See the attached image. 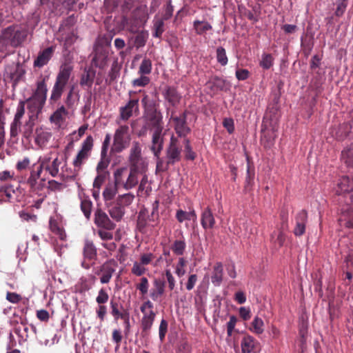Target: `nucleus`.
<instances>
[{"mask_svg": "<svg viewBox=\"0 0 353 353\" xmlns=\"http://www.w3.org/2000/svg\"><path fill=\"white\" fill-rule=\"evenodd\" d=\"M147 123L145 124L148 128L152 130L151 144L153 148L159 149L161 143H164L165 132H163V115L160 111L157 109L149 111L146 115Z\"/></svg>", "mask_w": 353, "mask_h": 353, "instance_id": "obj_1", "label": "nucleus"}, {"mask_svg": "<svg viewBox=\"0 0 353 353\" xmlns=\"http://www.w3.org/2000/svg\"><path fill=\"white\" fill-rule=\"evenodd\" d=\"M28 37V30L17 25L10 26L0 32V44L4 47L17 48Z\"/></svg>", "mask_w": 353, "mask_h": 353, "instance_id": "obj_2", "label": "nucleus"}, {"mask_svg": "<svg viewBox=\"0 0 353 353\" xmlns=\"http://www.w3.org/2000/svg\"><path fill=\"white\" fill-rule=\"evenodd\" d=\"M72 71V67L69 64L65 63L60 67L50 97L51 104L61 99L65 87L70 79Z\"/></svg>", "mask_w": 353, "mask_h": 353, "instance_id": "obj_3", "label": "nucleus"}, {"mask_svg": "<svg viewBox=\"0 0 353 353\" xmlns=\"http://www.w3.org/2000/svg\"><path fill=\"white\" fill-rule=\"evenodd\" d=\"M129 170L138 176L143 174L148 169V163L141 154V146L139 142L133 141L128 157Z\"/></svg>", "mask_w": 353, "mask_h": 353, "instance_id": "obj_4", "label": "nucleus"}, {"mask_svg": "<svg viewBox=\"0 0 353 353\" xmlns=\"http://www.w3.org/2000/svg\"><path fill=\"white\" fill-rule=\"evenodd\" d=\"M114 179L116 188H123L126 190L132 189L139 183L138 175L126 167L118 168L114 173Z\"/></svg>", "mask_w": 353, "mask_h": 353, "instance_id": "obj_5", "label": "nucleus"}, {"mask_svg": "<svg viewBox=\"0 0 353 353\" xmlns=\"http://www.w3.org/2000/svg\"><path fill=\"white\" fill-rule=\"evenodd\" d=\"M159 201H155L152 204V211L150 215L146 208L141 209L138 214L137 221V228L141 234H146L148 232V221L155 222L159 219Z\"/></svg>", "mask_w": 353, "mask_h": 353, "instance_id": "obj_6", "label": "nucleus"}, {"mask_svg": "<svg viewBox=\"0 0 353 353\" xmlns=\"http://www.w3.org/2000/svg\"><path fill=\"white\" fill-rule=\"evenodd\" d=\"M129 130V126L127 125H120L115 130L112 148V151L120 153L129 146L131 141Z\"/></svg>", "mask_w": 353, "mask_h": 353, "instance_id": "obj_7", "label": "nucleus"}, {"mask_svg": "<svg viewBox=\"0 0 353 353\" xmlns=\"http://www.w3.org/2000/svg\"><path fill=\"white\" fill-rule=\"evenodd\" d=\"M67 157L63 155H58L52 161L50 157H45L39 158L38 163L41 165L42 170L48 172L51 176L56 177L59 175V168L63 163L66 165Z\"/></svg>", "mask_w": 353, "mask_h": 353, "instance_id": "obj_8", "label": "nucleus"}, {"mask_svg": "<svg viewBox=\"0 0 353 353\" xmlns=\"http://www.w3.org/2000/svg\"><path fill=\"white\" fill-rule=\"evenodd\" d=\"M94 140L91 135H89L83 141L80 150L73 160L72 165L75 170L79 171L83 164L89 158L93 148Z\"/></svg>", "mask_w": 353, "mask_h": 353, "instance_id": "obj_9", "label": "nucleus"}, {"mask_svg": "<svg viewBox=\"0 0 353 353\" xmlns=\"http://www.w3.org/2000/svg\"><path fill=\"white\" fill-rule=\"evenodd\" d=\"M182 147L178 139V137L172 135L170 143L165 149V159L168 160L169 163L174 165L181 159Z\"/></svg>", "mask_w": 353, "mask_h": 353, "instance_id": "obj_10", "label": "nucleus"}, {"mask_svg": "<svg viewBox=\"0 0 353 353\" xmlns=\"http://www.w3.org/2000/svg\"><path fill=\"white\" fill-rule=\"evenodd\" d=\"M83 261L81 267L85 270L90 269L97 259V250L94 243L90 240H85L83 248Z\"/></svg>", "mask_w": 353, "mask_h": 353, "instance_id": "obj_11", "label": "nucleus"}, {"mask_svg": "<svg viewBox=\"0 0 353 353\" xmlns=\"http://www.w3.org/2000/svg\"><path fill=\"white\" fill-rule=\"evenodd\" d=\"M118 266V263L113 259L106 261L103 263L99 268L97 275H101L100 281L101 283H108L115 272Z\"/></svg>", "mask_w": 353, "mask_h": 353, "instance_id": "obj_12", "label": "nucleus"}, {"mask_svg": "<svg viewBox=\"0 0 353 353\" xmlns=\"http://www.w3.org/2000/svg\"><path fill=\"white\" fill-rule=\"evenodd\" d=\"M187 114L188 112L184 111L180 116H172L170 119L174 123V128L178 137L185 139L191 131L187 124Z\"/></svg>", "mask_w": 353, "mask_h": 353, "instance_id": "obj_13", "label": "nucleus"}, {"mask_svg": "<svg viewBox=\"0 0 353 353\" xmlns=\"http://www.w3.org/2000/svg\"><path fill=\"white\" fill-rule=\"evenodd\" d=\"M94 223L97 228L106 230H113L116 228V223L101 208L94 212Z\"/></svg>", "mask_w": 353, "mask_h": 353, "instance_id": "obj_14", "label": "nucleus"}, {"mask_svg": "<svg viewBox=\"0 0 353 353\" xmlns=\"http://www.w3.org/2000/svg\"><path fill=\"white\" fill-rule=\"evenodd\" d=\"M156 318L154 311L148 312V314H143L141 319V334L143 338H148L150 334V331Z\"/></svg>", "mask_w": 353, "mask_h": 353, "instance_id": "obj_15", "label": "nucleus"}, {"mask_svg": "<svg viewBox=\"0 0 353 353\" xmlns=\"http://www.w3.org/2000/svg\"><path fill=\"white\" fill-rule=\"evenodd\" d=\"M163 144L164 143H161V148L159 149H156V148H153V144H151L150 145V150L152 152L154 156L156 157L157 159V166L156 170L158 172H164L169 170L170 165H173L172 163H168V160L165 159V160H163L162 158H161V153L163 148Z\"/></svg>", "mask_w": 353, "mask_h": 353, "instance_id": "obj_16", "label": "nucleus"}, {"mask_svg": "<svg viewBox=\"0 0 353 353\" xmlns=\"http://www.w3.org/2000/svg\"><path fill=\"white\" fill-rule=\"evenodd\" d=\"M139 111V99H133L128 101V103L123 107L119 109L120 117L123 121L128 120L134 112Z\"/></svg>", "mask_w": 353, "mask_h": 353, "instance_id": "obj_17", "label": "nucleus"}, {"mask_svg": "<svg viewBox=\"0 0 353 353\" xmlns=\"http://www.w3.org/2000/svg\"><path fill=\"white\" fill-rule=\"evenodd\" d=\"M48 76H41L36 83V90L32 94V97L40 99L42 101H46L47 98V81L48 80Z\"/></svg>", "mask_w": 353, "mask_h": 353, "instance_id": "obj_18", "label": "nucleus"}, {"mask_svg": "<svg viewBox=\"0 0 353 353\" xmlns=\"http://www.w3.org/2000/svg\"><path fill=\"white\" fill-rule=\"evenodd\" d=\"M54 50V46H50L40 52L34 61V67L42 68L47 65L52 57Z\"/></svg>", "mask_w": 353, "mask_h": 353, "instance_id": "obj_19", "label": "nucleus"}, {"mask_svg": "<svg viewBox=\"0 0 353 353\" xmlns=\"http://www.w3.org/2000/svg\"><path fill=\"white\" fill-rule=\"evenodd\" d=\"M307 221V213L302 210L297 213L295 217L296 225L294 229L295 236H301L305 233V225Z\"/></svg>", "mask_w": 353, "mask_h": 353, "instance_id": "obj_20", "label": "nucleus"}, {"mask_svg": "<svg viewBox=\"0 0 353 353\" xmlns=\"http://www.w3.org/2000/svg\"><path fill=\"white\" fill-rule=\"evenodd\" d=\"M52 137V133L43 128H37L35 130L34 143L39 149H44Z\"/></svg>", "mask_w": 353, "mask_h": 353, "instance_id": "obj_21", "label": "nucleus"}, {"mask_svg": "<svg viewBox=\"0 0 353 353\" xmlns=\"http://www.w3.org/2000/svg\"><path fill=\"white\" fill-rule=\"evenodd\" d=\"M108 57V50L101 46H97L94 50V56L92 58V63L96 67L103 68L106 64Z\"/></svg>", "mask_w": 353, "mask_h": 353, "instance_id": "obj_22", "label": "nucleus"}, {"mask_svg": "<svg viewBox=\"0 0 353 353\" xmlns=\"http://www.w3.org/2000/svg\"><path fill=\"white\" fill-rule=\"evenodd\" d=\"M201 224L204 230L212 229L214 227L216 221L210 207H207L202 212Z\"/></svg>", "mask_w": 353, "mask_h": 353, "instance_id": "obj_23", "label": "nucleus"}, {"mask_svg": "<svg viewBox=\"0 0 353 353\" xmlns=\"http://www.w3.org/2000/svg\"><path fill=\"white\" fill-rule=\"evenodd\" d=\"M226 82L223 79L215 76L211 78L206 83L207 88L212 94H216L219 91L225 90Z\"/></svg>", "mask_w": 353, "mask_h": 353, "instance_id": "obj_24", "label": "nucleus"}, {"mask_svg": "<svg viewBox=\"0 0 353 353\" xmlns=\"http://www.w3.org/2000/svg\"><path fill=\"white\" fill-rule=\"evenodd\" d=\"M28 108L31 114H34L35 118H37V115L41 112V110L46 103L45 101H42L40 99L35 98L31 96L27 100Z\"/></svg>", "mask_w": 353, "mask_h": 353, "instance_id": "obj_25", "label": "nucleus"}, {"mask_svg": "<svg viewBox=\"0 0 353 353\" xmlns=\"http://www.w3.org/2000/svg\"><path fill=\"white\" fill-rule=\"evenodd\" d=\"M166 101L172 106L176 105L181 99V96L176 89L172 86H168L163 92Z\"/></svg>", "mask_w": 353, "mask_h": 353, "instance_id": "obj_26", "label": "nucleus"}, {"mask_svg": "<svg viewBox=\"0 0 353 353\" xmlns=\"http://www.w3.org/2000/svg\"><path fill=\"white\" fill-rule=\"evenodd\" d=\"M164 292L165 282L156 279L154 281V288L150 290V296L153 301H157L164 294Z\"/></svg>", "mask_w": 353, "mask_h": 353, "instance_id": "obj_27", "label": "nucleus"}, {"mask_svg": "<svg viewBox=\"0 0 353 353\" xmlns=\"http://www.w3.org/2000/svg\"><path fill=\"white\" fill-rule=\"evenodd\" d=\"M95 77V71L92 69L85 70L80 79V85L82 87L88 88V92L90 91L94 79Z\"/></svg>", "mask_w": 353, "mask_h": 353, "instance_id": "obj_28", "label": "nucleus"}, {"mask_svg": "<svg viewBox=\"0 0 353 353\" xmlns=\"http://www.w3.org/2000/svg\"><path fill=\"white\" fill-rule=\"evenodd\" d=\"M170 249L173 253L177 256H182L184 254L186 249V242L182 233L181 234V237L173 242Z\"/></svg>", "mask_w": 353, "mask_h": 353, "instance_id": "obj_29", "label": "nucleus"}, {"mask_svg": "<svg viewBox=\"0 0 353 353\" xmlns=\"http://www.w3.org/2000/svg\"><path fill=\"white\" fill-rule=\"evenodd\" d=\"M36 119H37L35 118L34 114H30L28 120L21 127L20 132L22 134L23 137L26 139H30L32 134L34 126V121Z\"/></svg>", "mask_w": 353, "mask_h": 353, "instance_id": "obj_30", "label": "nucleus"}, {"mask_svg": "<svg viewBox=\"0 0 353 353\" xmlns=\"http://www.w3.org/2000/svg\"><path fill=\"white\" fill-rule=\"evenodd\" d=\"M223 269L221 263H216L214 268L212 275L211 276L212 283L215 286H219L223 281Z\"/></svg>", "mask_w": 353, "mask_h": 353, "instance_id": "obj_31", "label": "nucleus"}, {"mask_svg": "<svg viewBox=\"0 0 353 353\" xmlns=\"http://www.w3.org/2000/svg\"><path fill=\"white\" fill-rule=\"evenodd\" d=\"M338 187L339 190H336L338 194L353 191V176L352 179L346 176H343L340 179Z\"/></svg>", "mask_w": 353, "mask_h": 353, "instance_id": "obj_32", "label": "nucleus"}, {"mask_svg": "<svg viewBox=\"0 0 353 353\" xmlns=\"http://www.w3.org/2000/svg\"><path fill=\"white\" fill-rule=\"evenodd\" d=\"M42 171L43 170L39 163L37 165L35 164L33 165L30 176L27 180V183L31 188H34L37 185V180L41 177Z\"/></svg>", "mask_w": 353, "mask_h": 353, "instance_id": "obj_33", "label": "nucleus"}, {"mask_svg": "<svg viewBox=\"0 0 353 353\" xmlns=\"http://www.w3.org/2000/svg\"><path fill=\"white\" fill-rule=\"evenodd\" d=\"M176 219L179 223H183L185 220H192L193 222H196L197 215L194 209L190 210V212H185L180 209L176 212Z\"/></svg>", "mask_w": 353, "mask_h": 353, "instance_id": "obj_34", "label": "nucleus"}, {"mask_svg": "<svg viewBox=\"0 0 353 353\" xmlns=\"http://www.w3.org/2000/svg\"><path fill=\"white\" fill-rule=\"evenodd\" d=\"M256 341L254 338L250 335L245 336L241 341V347L242 353H250L255 347Z\"/></svg>", "mask_w": 353, "mask_h": 353, "instance_id": "obj_35", "label": "nucleus"}, {"mask_svg": "<svg viewBox=\"0 0 353 353\" xmlns=\"http://www.w3.org/2000/svg\"><path fill=\"white\" fill-rule=\"evenodd\" d=\"M68 112L63 105L59 108L50 117L52 123L59 124L63 122Z\"/></svg>", "mask_w": 353, "mask_h": 353, "instance_id": "obj_36", "label": "nucleus"}, {"mask_svg": "<svg viewBox=\"0 0 353 353\" xmlns=\"http://www.w3.org/2000/svg\"><path fill=\"white\" fill-rule=\"evenodd\" d=\"M110 305L111 308V314L115 321L119 319V318L124 314L125 312L128 311L127 310H125L117 301L114 300L110 301Z\"/></svg>", "mask_w": 353, "mask_h": 353, "instance_id": "obj_37", "label": "nucleus"}, {"mask_svg": "<svg viewBox=\"0 0 353 353\" xmlns=\"http://www.w3.org/2000/svg\"><path fill=\"white\" fill-rule=\"evenodd\" d=\"M194 29L197 34L202 35L212 29V26L207 21L195 20L193 22Z\"/></svg>", "mask_w": 353, "mask_h": 353, "instance_id": "obj_38", "label": "nucleus"}, {"mask_svg": "<svg viewBox=\"0 0 353 353\" xmlns=\"http://www.w3.org/2000/svg\"><path fill=\"white\" fill-rule=\"evenodd\" d=\"M50 229L52 232L57 235L60 239L64 240L66 235L63 229L57 221L53 219H50Z\"/></svg>", "mask_w": 353, "mask_h": 353, "instance_id": "obj_39", "label": "nucleus"}, {"mask_svg": "<svg viewBox=\"0 0 353 353\" xmlns=\"http://www.w3.org/2000/svg\"><path fill=\"white\" fill-rule=\"evenodd\" d=\"M108 212L112 219L117 222L120 221L125 214V210L118 204L111 207Z\"/></svg>", "mask_w": 353, "mask_h": 353, "instance_id": "obj_40", "label": "nucleus"}, {"mask_svg": "<svg viewBox=\"0 0 353 353\" xmlns=\"http://www.w3.org/2000/svg\"><path fill=\"white\" fill-rule=\"evenodd\" d=\"M152 69V63L150 59L145 57L142 60L139 68V74L148 75L151 73Z\"/></svg>", "mask_w": 353, "mask_h": 353, "instance_id": "obj_41", "label": "nucleus"}, {"mask_svg": "<svg viewBox=\"0 0 353 353\" xmlns=\"http://www.w3.org/2000/svg\"><path fill=\"white\" fill-rule=\"evenodd\" d=\"M164 21L162 19H157L154 20L152 36L160 39L165 31Z\"/></svg>", "mask_w": 353, "mask_h": 353, "instance_id": "obj_42", "label": "nucleus"}, {"mask_svg": "<svg viewBox=\"0 0 353 353\" xmlns=\"http://www.w3.org/2000/svg\"><path fill=\"white\" fill-rule=\"evenodd\" d=\"M263 321L259 316H255L251 323L250 330L256 334H261L264 332Z\"/></svg>", "mask_w": 353, "mask_h": 353, "instance_id": "obj_43", "label": "nucleus"}, {"mask_svg": "<svg viewBox=\"0 0 353 353\" xmlns=\"http://www.w3.org/2000/svg\"><path fill=\"white\" fill-rule=\"evenodd\" d=\"M134 199V195L132 193H126L119 195L117 199V204L121 206L123 209L125 206L130 205Z\"/></svg>", "mask_w": 353, "mask_h": 353, "instance_id": "obj_44", "label": "nucleus"}, {"mask_svg": "<svg viewBox=\"0 0 353 353\" xmlns=\"http://www.w3.org/2000/svg\"><path fill=\"white\" fill-rule=\"evenodd\" d=\"M109 164L110 160L108 159V158H107L106 156H103L101 154V159L99 161L96 168L97 173H101L108 175L109 172L108 171H107V168Z\"/></svg>", "mask_w": 353, "mask_h": 353, "instance_id": "obj_45", "label": "nucleus"}, {"mask_svg": "<svg viewBox=\"0 0 353 353\" xmlns=\"http://www.w3.org/2000/svg\"><path fill=\"white\" fill-rule=\"evenodd\" d=\"M274 138L273 132H265L261 136V141L265 148H270L274 143Z\"/></svg>", "mask_w": 353, "mask_h": 353, "instance_id": "obj_46", "label": "nucleus"}, {"mask_svg": "<svg viewBox=\"0 0 353 353\" xmlns=\"http://www.w3.org/2000/svg\"><path fill=\"white\" fill-rule=\"evenodd\" d=\"M26 70L23 65L20 63H17L15 70L11 74V78L14 83H17L24 78Z\"/></svg>", "mask_w": 353, "mask_h": 353, "instance_id": "obj_47", "label": "nucleus"}, {"mask_svg": "<svg viewBox=\"0 0 353 353\" xmlns=\"http://www.w3.org/2000/svg\"><path fill=\"white\" fill-rule=\"evenodd\" d=\"M192 345L186 340L179 341L176 347V353H192Z\"/></svg>", "mask_w": 353, "mask_h": 353, "instance_id": "obj_48", "label": "nucleus"}, {"mask_svg": "<svg viewBox=\"0 0 353 353\" xmlns=\"http://www.w3.org/2000/svg\"><path fill=\"white\" fill-rule=\"evenodd\" d=\"M92 209V202L89 199H83L81 201V210L86 219L90 218Z\"/></svg>", "mask_w": 353, "mask_h": 353, "instance_id": "obj_49", "label": "nucleus"}, {"mask_svg": "<svg viewBox=\"0 0 353 353\" xmlns=\"http://www.w3.org/2000/svg\"><path fill=\"white\" fill-rule=\"evenodd\" d=\"M216 57L217 62L222 66H225L228 64V58L226 54L225 48L222 46H219L216 50Z\"/></svg>", "mask_w": 353, "mask_h": 353, "instance_id": "obj_50", "label": "nucleus"}, {"mask_svg": "<svg viewBox=\"0 0 353 353\" xmlns=\"http://www.w3.org/2000/svg\"><path fill=\"white\" fill-rule=\"evenodd\" d=\"M255 176L254 168L249 163L247 166V175L245 179V189H250L254 184V179Z\"/></svg>", "mask_w": 353, "mask_h": 353, "instance_id": "obj_51", "label": "nucleus"}, {"mask_svg": "<svg viewBox=\"0 0 353 353\" xmlns=\"http://www.w3.org/2000/svg\"><path fill=\"white\" fill-rule=\"evenodd\" d=\"M183 143L185 145L184 152L185 159L188 160L194 161L196 157V154L192 150L189 139L185 138L183 141Z\"/></svg>", "mask_w": 353, "mask_h": 353, "instance_id": "obj_52", "label": "nucleus"}, {"mask_svg": "<svg viewBox=\"0 0 353 353\" xmlns=\"http://www.w3.org/2000/svg\"><path fill=\"white\" fill-rule=\"evenodd\" d=\"M136 288L139 291L140 294L143 296L146 295L149 289L148 279L146 277H141L140 279V282L136 284Z\"/></svg>", "mask_w": 353, "mask_h": 353, "instance_id": "obj_53", "label": "nucleus"}, {"mask_svg": "<svg viewBox=\"0 0 353 353\" xmlns=\"http://www.w3.org/2000/svg\"><path fill=\"white\" fill-rule=\"evenodd\" d=\"M274 63V58L270 54H263L260 61V66L265 70L270 69Z\"/></svg>", "mask_w": 353, "mask_h": 353, "instance_id": "obj_54", "label": "nucleus"}, {"mask_svg": "<svg viewBox=\"0 0 353 353\" xmlns=\"http://www.w3.org/2000/svg\"><path fill=\"white\" fill-rule=\"evenodd\" d=\"M146 271L147 269L145 268V266L137 261H135L133 263L132 268L131 269L132 274L137 276H142L146 272Z\"/></svg>", "mask_w": 353, "mask_h": 353, "instance_id": "obj_55", "label": "nucleus"}, {"mask_svg": "<svg viewBox=\"0 0 353 353\" xmlns=\"http://www.w3.org/2000/svg\"><path fill=\"white\" fill-rule=\"evenodd\" d=\"M150 78L145 74H140V77L132 81L133 87H145L150 83Z\"/></svg>", "mask_w": 353, "mask_h": 353, "instance_id": "obj_56", "label": "nucleus"}, {"mask_svg": "<svg viewBox=\"0 0 353 353\" xmlns=\"http://www.w3.org/2000/svg\"><path fill=\"white\" fill-rule=\"evenodd\" d=\"M5 194L6 201H11L12 199V194H14V190L12 185H7L0 187V193Z\"/></svg>", "mask_w": 353, "mask_h": 353, "instance_id": "obj_57", "label": "nucleus"}, {"mask_svg": "<svg viewBox=\"0 0 353 353\" xmlns=\"http://www.w3.org/2000/svg\"><path fill=\"white\" fill-rule=\"evenodd\" d=\"M147 34L143 32H139L134 38V44L137 48L145 46L147 41Z\"/></svg>", "mask_w": 353, "mask_h": 353, "instance_id": "obj_58", "label": "nucleus"}, {"mask_svg": "<svg viewBox=\"0 0 353 353\" xmlns=\"http://www.w3.org/2000/svg\"><path fill=\"white\" fill-rule=\"evenodd\" d=\"M21 130V122L13 120L10 124V134L11 137H16Z\"/></svg>", "mask_w": 353, "mask_h": 353, "instance_id": "obj_59", "label": "nucleus"}, {"mask_svg": "<svg viewBox=\"0 0 353 353\" xmlns=\"http://www.w3.org/2000/svg\"><path fill=\"white\" fill-rule=\"evenodd\" d=\"M109 295L107 293L106 290L103 288H101L98 293V295L96 298V301L99 305H104L108 301Z\"/></svg>", "mask_w": 353, "mask_h": 353, "instance_id": "obj_60", "label": "nucleus"}, {"mask_svg": "<svg viewBox=\"0 0 353 353\" xmlns=\"http://www.w3.org/2000/svg\"><path fill=\"white\" fill-rule=\"evenodd\" d=\"M342 156L345 159V163L353 167V144L347 150L342 152Z\"/></svg>", "mask_w": 353, "mask_h": 353, "instance_id": "obj_61", "label": "nucleus"}, {"mask_svg": "<svg viewBox=\"0 0 353 353\" xmlns=\"http://www.w3.org/2000/svg\"><path fill=\"white\" fill-rule=\"evenodd\" d=\"M347 0H340L337 2L335 10V15L336 17H341L344 14L347 6Z\"/></svg>", "mask_w": 353, "mask_h": 353, "instance_id": "obj_62", "label": "nucleus"}, {"mask_svg": "<svg viewBox=\"0 0 353 353\" xmlns=\"http://www.w3.org/2000/svg\"><path fill=\"white\" fill-rule=\"evenodd\" d=\"M186 263H187V261H185V259L184 258L180 257L179 259V261L177 263L176 267V271H175L176 274L179 276H182L185 274V270L184 269V267L185 266Z\"/></svg>", "mask_w": 353, "mask_h": 353, "instance_id": "obj_63", "label": "nucleus"}, {"mask_svg": "<svg viewBox=\"0 0 353 353\" xmlns=\"http://www.w3.org/2000/svg\"><path fill=\"white\" fill-rule=\"evenodd\" d=\"M25 103L23 101H21L17 106V112L14 114V120L21 121V118L25 114Z\"/></svg>", "mask_w": 353, "mask_h": 353, "instance_id": "obj_64", "label": "nucleus"}]
</instances>
